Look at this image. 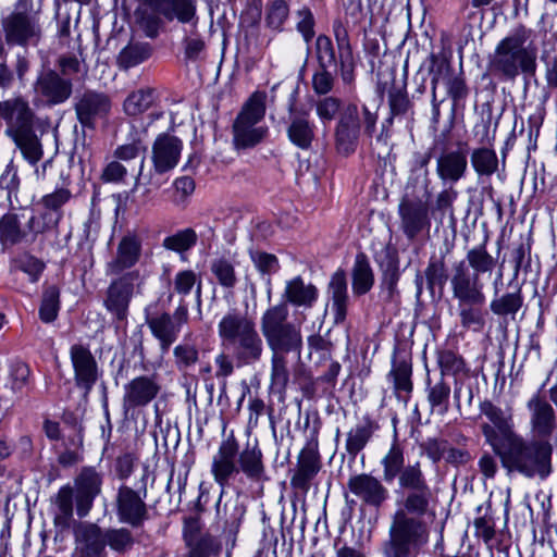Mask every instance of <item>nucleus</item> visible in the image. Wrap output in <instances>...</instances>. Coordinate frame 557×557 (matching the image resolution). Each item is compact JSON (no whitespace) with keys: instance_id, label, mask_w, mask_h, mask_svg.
<instances>
[{"instance_id":"1","label":"nucleus","mask_w":557,"mask_h":557,"mask_svg":"<svg viewBox=\"0 0 557 557\" xmlns=\"http://www.w3.org/2000/svg\"><path fill=\"white\" fill-rule=\"evenodd\" d=\"M260 329L271 350L270 388L285 397L290 381L289 354L300 357L302 335L299 323L289 320V309L285 302L277 304L264 311Z\"/></svg>"},{"instance_id":"2","label":"nucleus","mask_w":557,"mask_h":557,"mask_svg":"<svg viewBox=\"0 0 557 557\" xmlns=\"http://www.w3.org/2000/svg\"><path fill=\"white\" fill-rule=\"evenodd\" d=\"M534 38L535 32L531 27L518 23L490 54V73L502 82H515L520 74L524 77L535 76L537 46Z\"/></svg>"},{"instance_id":"3","label":"nucleus","mask_w":557,"mask_h":557,"mask_svg":"<svg viewBox=\"0 0 557 557\" xmlns=\"http://www.w3.org/2000/svg\"><path fill=\"white\" fill-rule=\"evenodd\" d=\"M211 473L215 483L222 488L230 485L239 473H243L249 481L255 483L263 482L267 479L263 453L258 443L247 444L239 450V443L233 433L223 440L218 451L212 458ZM221 499H219V503Z\"/></svg>"},{"instance_id":"4","label":"nucleus","mask_w":557,"mask_h":557,"mask_svg":"<svg viewBox=\"0 0 557 557\" xmlns=\"http://www.w3.org/2000/svg\"><path fill=\"white\" fill-rule=\"evenodd\" d=\"M492 450L509 473L546 479L553 471V446L547 441L528 440L515 432L493 446Z\"/></svg>"},{"instance_id":"5","label":"nucleus","mask_w":557,"mask_h":557,"mask_svg":"<svg viewBox=\"0 0 557 557\" xmlns=\"http://www.w3.org/2000/svg\"><path fill=\"white\" fill-rule=\"evenodd\" d=\"M394 438V443L381 460L383 480L392 483L398 479L399 487L407 493L403 507L418 513H428L433 493L421 463L417 461L406 466L404 448L397 442L396 434Z\"/></svg>"},{"instance_id":"6","label":"nucleus","mask_w":557,"mask_h":557,"mask_svg":"<svg viewBox=\"0 0 557 557\" xmlns=\"http://www.w3.org/2000/svg\"><path fill=\"white\" fill-rule=\"evenodd\" d=\"M221 347L228 351L236 367L258 363L264 352V344L253 320L238 311L227 312L218 324Z\"/></svg>"},{"instance_id":"7","label":"nucleus","mask_w":557,"mask_h":557,"mask_svg":"<svg viewBox=\"0 0 557 557\" xmlns=\"http://www.w3.org/2000/svg\"><path fill=\"white\" fill-rule=\"evenodd\" d=\"M425 513L403 507L391 517L387 537L380 545L383 557H418L430 541Z\"/></svg>"},{"instance_id":"8","label":"nucleus","mask_w":557,"mask_h":557,"mask_svg":"<svg viewBox=\"0 0 557 557\" xmlns=\"http://www.w3.org/2000/svg\"><path fill=\"white\" fill-rule=\"evenodd\" d=\"M103 482L102 473L94 467H84L74 479V486H62L54 498L53 523L61 530L71 525L74 512V492L76 513L79 518L86 517L92 506L95 498L101 493Z\"/></svg>"},{"instance_id":"9","label":"nucleus","mask_w":557,"mask_h":557,"mask_svg":"<svg viewBox=\"0 0 557 557\" xmlns=\"http://www.w3.org/2000/svg\"><path fill=\"white\" fill-rule=\"evenodd\" d=\"M137 22L149 38L158 37L164 22L198 23L196 0H140L136 9Z\"/></svg>"},{"instance_id":"10","label":"nucleus","mask_w":557,"mask_h":557,"mask_svg":"<svg viewBox=\"0 0 557 557\" xmlns=\"http://www.w3.org/2000/svg\"><path fill=\"white\" fill-rule=\"evenodd\" d=\"M265 92L255 91L242 107L233 123V144L236 149L253 148L269 135V127L261 125L265 115Z\"/></svg>"},{"instance_id":"11","label":"nucleus","mask_w":557,"mask_h":557,"mask_svg":"<svg viewBox=\"0 0 557 557\" xmlns=\"http://www.w3.org/2000/svg\"><path fill=\"white\" fill-rule=\"evenodd\" d=\"M376 122L377 114L371 112L367 106H362L361 114L356 103L345 106L334 131L336 151L346 157L354 153L357 149L361 127H363V133L372 138Z\"/></svg>"},{"instance_id":"12","label":"nucleus","mask_w":557,"mask_h":557,"mask_svg":"<svg viewBox=\"0 0 557 557\" xmlns=\"http://www.w3.org/2000/svg\"><path fill=\"white\" fill-rule=\"evenodd\" d=\"M139 277V271H128L112 280L106 289L103 306L112 314L117 326L127 324L131 300L135 288L140 286L136 283Z\"/></svg>"},{"instance_id":"13","label":"nucleus","mask_w":557,"mask_h":557,"mask_svg":"<svg viewBox=\"0 0 557 557\" xmlns=\"http://www.w3.org/2000/svg\"><path fill=\"white\" fill-rule=\"evenodd\" d=\"M189 321V308L185 299L181 298L174 312H161L146 315V323L158 339L163 354L168 352L171 346L177 341L183 325Z\"/></svg>"},{"instance_id":"14","label":"nucleus","mask_w":557,"mask_h":557,"mask_svg":"<svg viewBox=\"0 0 557 557\" xmlns=\"http://www.w3.org/2000/svg\"><path fill=\"white\" fill-rule=\"evenodd\" d=\"M479 409L478 419L482 417L486 419L479 426L485 443L491 448L516 432L511 408L503 409L492 400L485 399L480 403Z\"/></svg>"},{"instance_id":"15","label":"nucleus","mask_w":557,"mask_h":557,"mask_svg":"<svg viewBox=\"0 0 557 557\" xmlns=\"http://www.w3.org/2000/svg\"><path fill=\"white\" fill-rule=\"evenodd\" d=\"M33 101L37 106L54 107L67 101L73 94L72 78L62 77L57 71H41L33 84Z\"/></svg>"},{"instance_id":"16","label":"nucleus","mask_w":557,"mask_h":557,"mask_svg":"<svg viewBox=\"0 0 557 557\" xmlns=\"http://www.w3.org/2000/svg\"><path fill=\"white\" fill-rule=\"evenodd\" d=\"M147 487L144 485L138 490L122 484L117 488L115 496V512L121 523L132 528H141L149 519V509L145 499L147 497Z\"/></svg>"},{"instance_id":"17","label":"nucleus","mask_w":557,"mask_h":557,"mask_svg":"<svg viewBox=\"0 0 557 557\" xmlns=\"http://www.w3.org/2000/svg\"><path fill=\"white\" fill-rule=\"evenodd\" d=\"M8 46H36L41 38L38 20L28 12L14 11L1 20Z\"/></svg>"},{"instance_id":"18","label":"nucleus","mask_w":557,"mask_h":557,"mask_svg":"<svg viewBox=\"0 0 557 557\" xmlns=\"http://www.w3.org/2000/svg\"><path fill=\"white\" fill-rule=\"evenodd\" d=\"M399 228L409 242L431 228L430 200L400 199L398 205Z\"/></svg>"},{"instance_id":"19","label":"nucleus","mask_w":557,"mask_h":557,"mask_svg":"<svg viewBox=\"0 0 557 557\" xmlns=\"http://www.w3.org/2000/svg\"><path fill=\"white\" fill-rule=\"evenodd\" d=\"M317 126L311 120L310 111L296 106L295 96L288 104L286 135L289 141L301 150H309L315 140Z\"/></svg>"},{"instance_id":"20","label":"nucleus","mask_w":557,"mask_h":557,"mask_svg":"<svg viewBox=\"0 0 557 557\" xmlns=\"http://www.w3.org/2000/svg\"><path fill=\"white\" fill-rule=\"evenodd\" d=\"M112 109L111 98L100 91L85 90L74 104L76 117L83 127L95 129L99 121L106 120Z\"/></svg>"},{"instance_id":"21","label":"nucleus","mask_w":557,"mask_h":557,"mask_svg":"<svg viewBox=\"0 0 557 557\" xmlns=\"http://www.w3.org/2000/svg\"><path fill=\"white\" fill-rule=\"evenodd\" d=\"M158 375H139L124 386L123 410L125 413L148 406L161 392Z\"/></svg>"},{"instance_id":"22","label":"nucleus","mask_w":557,"mask_h":557,"mask_svg":"<svg viewBox=\"0 0 557 557\" xmlns=\"http://www.w3.org/2000/svg\"><path fill=\"white\" fill-rule=\"evenodd\" d=\"M72 557H108L104 531L96 523L78 522L73 529Z\"/></svg>"},{"instance_id":"23","label":"nucleus","mask_w":557,"mask_h":557,"mask_svg":"<svg viewBox=\"0 0 557 557\" xmlns=\"http://www.w3.org/2000/svg\"><path fill=\"white\" fill-rule=\"evenodd\" d=\"M70 358L74 370L75 385L87 396L100 377L98 363L90 349L82 344L72 345Z\"/></svg>"},{"instance_id":"24","label":"nucleus","mask_w":557,"mask_h":557,"mask_svg":"<svg viewBox=\"0 0 557 557\" xmlns=\"http://www.w3.org/2000/svg\"><path fill=\"white\" fill-rule=\"evenodd\" d=\"M449 278L454 299L457 301L486 298L484 280L471 273L466 261L454 263Z\"/></svg>"},{"instance_id":"25","label":"nucleus","mask_w":557,"mask_h":557,"mask_svg":"<svg viewBox=\"0 0 557 557\" xmlns=\"http://www.w3.org/2000/svg\"><path fill=\"white\" fill-rule=\"evenodd\" d=\"M321 468L318 441L312 440L306 444L298 455L297 466L290 480L292 486L301 493H307Z\"/></svg>"},{"instance_id":"26","label":"nucleus","mask_w":557,"mask_h":557,"mask_svg":"<svg viewBox=\"0 0 557 557\" xmlns=\"http://www.w3.org/2000/svg\"><path fill=\"white\" fill-rule=\"evenodd\" d=\"M0 117L5 121L9 137L32 129L35 125V113L22 97L0 101Z\"/></svg>"},{"instance_id":"27","label":"nucleus","mask_w":557,"mask_h":557,"mask_svg":"<svg viewBox=\"0 0 557 557\" xmlns=\"http://www.w3.org/2000/svg\"><path fill=\"white\" fill-rule=\"evenodd\" d=\"M348 490L363 505L379 509L389 498V492L381 480L369 473H360L349 478Z\"/></svg>"},{"instance_id":"28","label":"nucleus","mask_w":557,"mask_h":557,"mask_svg":"<svg viewBox=\"0 0 557 557\" xmlns=\"http://www.w3.org/2000/svg\"><path fill=\"white\" fill-rule=\"evenodd\" d=\"M455 150L444 151L436 161V174L444 183L455 184L468 172V143H458Z\"/></svg>"},{"instance_id":"29","label":"nucleus","mask_w":557,"mask_h":557,"mask_svg":"<svg viewBox=\"0 0 557 557\" xmlns=\"http://www.w3.org/2000/svg\"><path fill=\"white\" fill-rule=\"evenodd\" d=\"M333 36L338 52L339 75L344 84L350 85L355 81L356 61L347 28V23L335 18L332 24Z\"/></svg>"},{"instance_id":"30","label":"nucleus","mask_w":557,"mask_h":557,"mask_svg":"<svg viewBox=\"0 0 557 557\" xmlns=\"http://www.w3.org/2000/svg\"><path fill=\"white\" fill-rule=\"evenodd\" d=\"M183 143L177 137L160 134L152 146V162L156 173L163 174L174 169L181 157Z\"/></svg>"},{"instance_id":"31","label":"nucleus","mask_w":557,"mask_h":557,"mask_svg":"<svg viewBox=\"0 0 557 557\" xmlns=\"http://www.w3.org/2000/svg\"><path fill=\"white\" fill-rule=\"evenodd\" d=\"M183 540L187 548L184 557H211L221 549V543L209 532L201 531L197 521L187 523L183 531Z\"/></svg>"},{"instance_id":"32","label":"nucleus","mask_w":557,"mask_h":557,"mask_svg":"<svg viewBox=\"0 0 557 557\" xmlns=\"http://www.w3.org/2000/svg\"><path fill=\"white\" fill-rule=\"evenodd\" d=\"M528 408L531 411V428L537 441H547L557 426L556 413L553 406L543 397L533 396Z\"/></svg>"},{"instance_id":"33","label":"nucleus","mask_w":557,"mask_h":557,"mask_svg":"<svg viewBox=\"0 0 557 557\" xmlns=\"http://www.w3.org/2000/svg\"><path fill=\"white\" fill-rule=\"evenodd\" d=\"M482 137L480 143L482 146L472 149L470 153V161L473 171L479 177H491L498 172L499 160L498 156L493 147L492 140L488 137L490 125L483 123Z\"/></svg>"},{"instance_id":"34","label":"nucleus","mask_w":557,"mask_h":557,"mask_svg":"<svg viewBox=\"0 0 557 557\" xmlns=\"http://www.w3.org/2000/svg\"><path fill=\"white\" fill-rule=\"evenodd\" d=\"M141 240L138 236L128 234L121 238L117 244L114 258L108 262L107 272L119 275L132 269L140 259Z\"/></svg>"},{"instance_id":"35","label":"nucleus","mask_w":557,"mask_h":557,"mask_svg":"<svg viewBox=\"0 0 557 557\" xmlns=\"http://www.w3.org/2000/svg\"><path fill=\"white\" fill-rule=\"evenodd\" d=\"M387 377L393 383L394 394L399 401L407 404L413 391L412 363L410 359H394Z\"/></svg>"},{"instance_id":"36","label":"nucleus","mask_w":557,"mask_h":557,"mask_svg":"<svg viewBox=\"0 0 557 557\" xmlns=\"http://www.w3.org/2000/svg\"><path fill=\"white\" fill-rule=\"evenodd\" d=\"M377 430V422L370 417H364L355 426L350 428L346 434L345 448L347 454L355 459L366 448Z\"/></svg>"},{"instance_id":"37","label":"nucleus","mask_w":557,"mask_h":557,"mask_svg":"<svg viewBox=\"0 0 557 557\" xmlns=\"http://www.w3.org/2000/svg\"><path fill=\"white\" fill-rule=\"evenodd\" d=\"M486 298L458 301L460 325L469 331L482 332L487 311L484 309Z\"/></svg>"},{"instance_id":"38","label":"nucleus","mask_w":557,"mask_h":557,"mask_svg":"<svg viewBox=\"0 0 557 557\" xmlns=\"http://www.w3.org/2000/svg\"><path fill=\"white\" fill-rule=\"evenodd\" d=\"M329 292L332 299V310L334 312V322L343 323L346 320L348 308L347 278L343 270H337L329 284Z\"/></svg>"},{"instance_id":"39","label":"nucleus","mask_w":557,"mask_h":557,"mask_svg":"<svg viewBox=\"0 0 557 557\" xmlns=\"http://www.w3.org/2000/svg\"><path fill=\"white\" fill-rule=\"evenodd\" d=\"M388 107L389 116L386 119V123L389 125L393 124L395 117L413 115V103L408 96L406 81L400 84L393 82L388 90Z\"/></svg>"},{"instance_id":"40","label":"nucleus","mask_w":557,"mask_h":557,"mask_svg":"<svg viewBox=\"0 0 557 557\" xmlns=\"http://www.w3.org/2000/svg\"><path fill=\"white\" fill-rule=\"evenodd\" d=\"M285 299L298 307L311 308L318 299V289L312 284H305L300 276L286 283Z\"/></svg>"},{"instance_id":"41","label":"nucleus","mask_w":557,"mask_h":557,"mask_svg":"<svg viewBox=\"0 0 557 557\" xmlns=\"http://www.w3.org/2000/svg\"><path fill=\"white\" fill-rule=\"evenodd\" d=\"M10 138L29 164L36 165L42 159L44 148L35 127L10 136Z\"/></svg>"},{"instance_id":"42","label":"nucleus","mask_w":557,"mask_h":557,"mask_svg":"<svg viewBox=\"0 0 557 557\" xmlns=\"http://www.w3.org/2000/svg\"><path fill=\"white\" fill-rule=\"evenodd\" d=\"M486 242L487 238L483 244L469 249L465 260L470 272L481 278H484L485 275L491 276L497 263V260L487 251Z\"/></svg>"},{"instance_id":"43","label":"nucleus","mask_w":557,"mask_h":557,"mask_svg":"<svg viewBox=\"0 0 557 557\" xmlns=\"http://www.w3.org/2000/svg\"><path fill=\"white\" fill-rule=\"evenodd\" d=\"M152 52L153 48L149 42L131 41L120 51L116 64L121 70L127 71L147 61Z\"/></svg>"},{"instance_id":"44","label":"nucleus","mask_w":557,"mask_h":557,"mask_svg":"<svg viewBox=\"0 0 557 557\" xmlns=\"http://www.w3.org/2000/svg\"><path fill=\"white\" fill-rule=\"evenodd\" d=\"M352 292L357 296L367 294L374 284V274L364 252L356 255L352 267Z\"/></svg>"},{"instance_id":"45","label":"nucleus","mask_w":557,"mask_h":557,"mask_svg":"<svg viewBox=\"0 0 557 557\" xmlns=\"http://www.w3.org/2000/svg\"><path fill=\"white\" fill-rule=\"evenodd\" d=\"M157 100L154 88L146 87L132 91L123 103L124 112L128 116H138L149 110Z\"/></svg>"},{"instance_id":"46","label":"nucleus","mask_w":557,"mask_h":557,"mask_svg":"<svg viewBox=\"0 0 557 557\" xmlns=\"http://www.w3.org/2000/svg\"><path fill=\"white\" fill-rule=\"evenodd\" d=\"M431 180L429 171H410V175L405 186L404 195L400 199L408 200H430Z\"/></svg>"},{"instance_id":"47","label":"nucleus","mask_w":557,"mask_h":557,"mask_svg":"<svg viewBox=\"0 0 557 557\" xmlns=\"http://www.w3.org/2000/svg\"><path fill=\"white\" fill-rule=\"evenodd\" d=\"M522 306L523 296L521 288H518L513 293L495 296L490 302V310L497 317H510L515 319Z\"/></svg>"},{"instance_id":"48","label":"nucleus","mask_w":557,"mask_h":557,"mask_svg":"<svg viewBox=\"0 0 557 557\" xmlns=\"http://www.w3.org/2000/svg\"><path fill=\"white\" fill-rule=\"evenodd\" d=\"M60 288L57 285H45L39 306V319L44 323H52L57 320L61 308Z\"/></svg>"},{"instance_id":"49","label":"nucleus","mask_w":557,"mask_h":557,"mask_svg":"<svg viewBox=\"0 0 557 557\" xmlns=\"http://www.w3.org/2000/svg\"><path fill=\"white\" fill-rule=\"evenodd\" d=\"M26 237L23 231L18 215L16 213H5L0 218V243L3 246H15Z\"/></svg>"},{"instance_id":"50","label":"nucleus","mask_w":557,"mask_h":557,"mask_svg":"<svg viewBox=\"0 0 557 557\" xmlns=\"http://www.w3.org/2000/svg\"><path fill=\"white\" fill-rule=\"evenodd\" d=\"M426 392L431 411L438 414L447 413L449 410L451 388L445 379L441 377L440 381L433 385L428 381Z\"/></svg>"},{"instance_id":"51","label":"nucleus","mask_w":557,"mask_h":557,"mask_svg":"<svg viewBox=\"0 0 557 557\" xmlns=\"http://www.w3.org/2000/svg\"><path fill=\"white\" fill-rule=\"evenodd\" d=\"M446 255H432L424 271L428 288L433 292L436 287L441 290L450 278L447 273Z\"/></svg>"},{"instance_id":"52","label":"nucleus","mask_w":557,"mask_h":557,"mask_svg":"<svg viewBox=\"0 0 557 557\" xmlns=\"http://www.w3.org/2000/svg\"><path fill=\"white\" fill-rule=\"evenodd\" d=\"M103 531L106 544L114 553L119 555H125L133 549L135 545V539L129 529L123 527L117 529H107Z\"/></svg>"},{"instance_id":"53","label":"nucleus","mask_w":557,"mask_h":557,"mask_svg":"<svg viewBox=\"0 0 557 557\" xmlns=\"http://www.w3.org/2000/svg\"><path fill=\"white\" fill-rule=\"evenodd\" d=\"M289 16V4L286 0H272L265 5L264 22L265 25L275 30L282 32L284 24Z\"/></svg>"},{"instance_id":"54","label":"nucleus","mask_w":557,"mask_h":557,"mask_svg":"<svg viewBox=\"0 0 557 557\" xmlns=\"http://www.w3.org/2000/svg\"><path fill=\"white\" fill-rule=\"evenodd\" d=\"M211 273L214 275L216 282L225 289H233L237 283L238 277L234 264L225 257L215 258L210 264Z\"/></svg>"},{"instance_id":"55","label":"nucleus","mask_w":557,"mask_h":557,"mask_svg":"<svg viewBox=\"0 0 557 557\" xmlns=\"http://www.w3.org/2000/svg\"><path fill=\"white\" fill-rule=\"evenodd\" d=\"M437 363L441 369V377H444L447 374L456 376L459 374H468L469 372L462 356L450 349L437 351Z\"/></svg>"},{"instance_id":"56","label":"nucleus","mask_w":557,"mask_h":557,"mask_svg":"<svg viewBox=\"0 0 557 557\" xmlns=\"http://www.w3.org/2000/svg\"><path fill=\"white\" fill-rule=\"evenodd\" d=\"M184 63H196L206 57L207 44L201 34L194 30L182 40Z\"/></svg>"},{"instance_id":"57","label":"nucleus","mask_w":557,"mask_h":557,"mask_svg":"<svg viewBox=\"0 0 557 557\" xmlns=\"http://www.w3.org/2000/svg\"><path fill=\"white\" fill-rule=\"evenodd\" d=\"M198 240V235L194 228L187 227L165 237L162 246L178 253L185 252L193 248Z\"/></svg>"},{"instance_id":"58","label":"nucleus","mask_w":557,"mask_h":557,"mask_svg":"<svg viewBox=\"0 0 557 557\" xmlns=\"http://www.w3.org/2000/svg\"><path fill=\"white\" fill-rule=\"evenodd\" d=\"M147 146L140 138L134 139L129 144L122 145L116 148L114 156L123 161H129L140 157V164L138 174L136 177V184H138L144 173V165L146 160Z\"/></svg>"},{"instance_id":"59","label":"nucleus","mask_w":557,"mask_h":557,"mask_svg":"<svg viewBox=\"0 0 557 557\" xmlns=\"http://www.w3.org/2000/svg\"><path fill=\"white\" fill-rule=\"evenodd\" d=\"M197 285L196 295L200 302L201 298V281L193 270L178 271L173 278V293H176L184 299L191 289Z\"/></svg>"},{"instance_id":"60","label":"nucleus","mask_w":557,"mask_h":557,"mask_svg":"<svg viewBox=\"0 0 557 557\" xmlns=\"http://www.w3.org/2000/svg\"><path fill=\"white\" fill-rule=\"evenodd\" d=\"M430 74H432L431 85H432V99L436 100V88L437 84L441 79L444 82L447 81L449 76H454V69L450 62L443 57L432 53L430 55Z\"/></svg>"},{"instance_id":"61","label":"nucleus","mask_w":557,"mask_h":557,"mask_svg":"<svg viewBox=\"0 0 557 557\" xmlns=\"http://www.w3.org/2000/svg\"><path fill=\"white\" fill-rule=\"evenodd\" d=\"M314 57L318 66H332L338 64L336 51L330 36L320 34L314 42Z\"/></svg>"},{"instance_id":"62","label":"nucleus","mask_w":557,"mask_h":557,"mask_svg":"<svg viewBox=\"0 0 557 557\" xmlns=\"http://www.w3.org/2000/svg\"><path fill=\"white\" fill-rule=\"evenodd\" d=\"M343 101L338 97L324 96L315 102V112L323 125H329L343 110Z\"/></svg>"},{"instance_id":"63","label":"nucleus","mask_w":557,"mask_h":557,"mask_svg":"<svg viewBox=\"0 0 557 557\" xmlns=\"http://www.w3.org/2000/svg\"><path fill=\"white\" fill-rule=\"evenodd\" d=\"M445 85L447 88V94L453 101L454 108H465L466 99L469 96V88L467 86L463 74L460 72L459 74L449 76L445 82Z\"/></svg>"},{"instance_id":"64","label":"nucleus","mask_w":557,"mask_h":557,"mask_svg":"<svg viewBox=\"0 0 557 557\" xmlns=\"http://www.w3.org/2000/svg\"><path fill=\"white\" fill-rule=\"evenodd\" d=\"M30 368L27 363L16 361L10 369L11 389L15 394H23L30 385Z\"/></svg>"}]
</instances>
